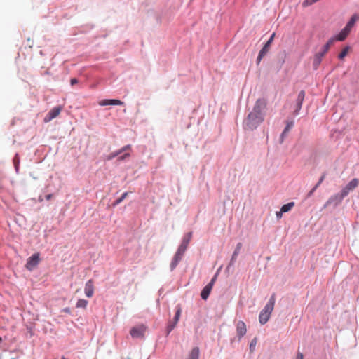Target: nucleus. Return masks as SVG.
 I'll use <instances>...</instances> for the list:
<instances>
[{
    "instance_id": "f257e3e1",
    "label": "nucleus",
    "mask_w": 359,
    "mask_h": 359,
    "mask_svg": "<svg viewBox=\"0 0 359 359\" xmlns=\"http://www.w3.org/2000/svg\"><path fill=\"white\" fill-rule=\"evenodd\" d=\"M266 104L265 99L261 98L256 101L252 111L248 114L245 121V127L248 129L254 130L264 121Z\"/></svg>"
},
{
    "instance_id": "f03ea898",
    "label": "nucleus",
    "mask_w": 359,
    "mask_h": 359,
    "mask_svg": "<svg viewBox=\"0 0 359 359\" xmlns=\"http://www.w3.org/2000/svg\"><path fill=\"white\" fill-rule=\"evenodd\" d=\"M359 184V181L358 179H353L351 182L348 183V184L341 190L339 194H337L330 197L328 201V203H332L335 200H337V202H341L342 199L346 196L348 193L355 189Z\"/></svg>"
},
{
    "instance_id": "7ed1b4c3",
    "label": "nucleus",
    "mask_w": 359,
    "mask_h": 359,
    "mask_svg": "<svg viewBox=\"0 0 359 359\" xmlns=\"http://www.w3.org/2000/svg\"><path fill=\"white\" fill-rule=\"evenodd\" d=\"M275 302V296L272 295L264 308L260 312L259 316V321L262 325H264L269 320L271 313L273 310Z\"/></svg>"
},
{
    "instance_id": "20e7f679",
    "label": "nucleus",
    "mask_w": 359,
    "mask_h": 359,
    "mask_svg": "<svg viewBox=\"0 0 359 359\" xmlns=\"http://www.w3.org/2000/svg\"><path fill=\"white\" fill-rule=\"evenodd\" d=\"M334 39H330L326 43V44L323 46V50L321 52H319V53H316L315 55L314 58H313V68L315 69H318V67H319V65H320V62L322 61L323 57L327 53V51L329 50L330 46L334 43Z\"/></svg>"
},
{
    "instance_id": "39448f33",
    "label": "nucleus",
    "mask_w": 359,
    "mask_h": 359,
    "mask_svg": "<svg viewBox=\"0 0 359 359\" xmlns=\"http://www.w3.org/2000/svg\"><path fill=\"white\" fill-rule=\"evenodd\" d=\"M275 33H273L269 38V39L267 41V42L264 44V47L262 48V50L259 51L257 59V64L259 65L262 59L266 55V53L269 50L270 46L271 43L273 41V39L275 37Z\"/></svg>"
},
{
    "instance_id": "423d86ee",
    "label": "nucleus",
    "mask_w": 359,
    "mask_h": 359,
    "mask_svg": "<svg viewBox=\"0 0 359 359\" xmlns=\"http://www.w3.org/2000/svg\"><path fill=\"white\" fill-rule=\"evenodd\" d=\"M175 316L172 321L169 322L167 327L168 334H169L177 325L182 312V308L180 305L177 306Z\"/></svg>"
},
{
    "instance_id": "0eeeda50",
    "label": "nucleus",
    "mask_w": 359,
    "mask_h": 359,
    "mask_svg": "<svg viewBox=\"0 0 359 359\" xmlns=\"http://www.w3.org/2000/svg\"><path fill=\"white\" fill-rule=\"evenodd\" d=\"M40 258L39 253L33 254L28 259L26 264V268L32 271L34 269L39 263Z\"/></svg>"
},
{
    "instance_id": "6e6552de",
    "label": "nucleus",
    "mask_w": 359,
    "mask_h": 359,
    "mask_svg": "<svg viewBox=\"0 0 359 359\" xmlns=\"http://www.w3.org/2000/svg\"><path fill=\"white\" fill-rule=\"evenodd\" d=\"M62 109V107L58 106L53 108L45 116L44 122L48 123L56 118L60 114Z\"/></svg>"
},
{
    "instance_id": "1a4fd4ad",
    "label": "nucleus",
    "mask_w": 359,
    "mask_h": 359,
    "mask_svg": "<svg viewBox=\"0 0 359 359\" xmlns=\"http://www.w3.org/2000/svg\"><path fill=\"white\" fill-rule=\"evenodd\" d=\"M145 332V327L143 325H139L133 327L130 330V334L133 338H140L144 336Z\"/></svg>"
},
{
    "instance_id": "9d476101",
    "label": "nucleus",
    "mask_w": 359,
    "mask_h": 359,
    "mask_svg": "<svg viewBox=\"0 0 359 359\" xmlns=\"http://www.w3.org/2000/svg\"><path fill=\"white\" fill-rule=\"evenodd\" d=\"M191 237H192V232H188L187 233H186L184 236L182 243H181L180 245L179 246L178 249H180V250H183L184 252H185L188 248V245L191 239Z\"/></svg>"
},
{
    "instance_id": "9b49d317",
    "label": "nucleus",
    "mask_w": 359,
    "mask_h": 359,
    "mask_svg": "<svg viewBox=\"0 0 359 359\" xmlns=\"http://www.w3.org/2000/svg\"><path fill=\"white\" fill-rule=\"evenodd\" d=\"M304 97H305V92L304 90H301L298 94V97H297V99L296 101L297 108L294 111L295 114H298L299 111H300L302 104H303V102H304Z\"/></svg>"
},
{
    "instance_id": "f8f14e48",
    "label": "nucleus",
    "mask_w": 359,
    "mask_h": 359,
    "mask_svg": "<svg viewBox=\"0 0 359 359\" xmlns=\"http://www.w3.org/2000/svg\"><path fill=\"white\" fill-rule=\"evenodd\" d=\"M246 325L243 321H238L236 325V332L238 338L241 339L246 334Z\"/></svg>"
},
{
    "instance_id": "ddd939ff",
    "label": "nucleus",
    "mask_w": 359,
    "mask_h": 359,
    "mask_svg": "<svg viewBox=\"0 0 359 359\" xmlns=\"http://www.w3.org/2000/svg\"><path fill=\"white\" fill-rule=\"evenodd\" d=\"M123 102L119 100L110 99V100H102L99 102V105L107 106V105H123Z\"/></svg>"
},
{
    "instance_id": "4468645a",
    "label": "nucleus",
    "mask_w": 359,
    "mask_h": 359,
    "mask_svg": "<svg viewBox=\"0 0 359 359\" xmlns=\"http://www.w3.org/2000/svg\"><path fill=\"white\" fill-rule=\"evenodd\" d=\"M131 151V146L130 144L126 145V146L123 147L121 149H120L117 151H115L114 153H111L109 156H107V159L111 160L112 158L120 155L123 151Z\"/></svg>"
},
{
    "instance_id": "2eb2a0df",
    "label": "nucleus",
    "mask_w": 359,
    "mask_h": 359,
    "mask_svg": "<svg viewBox=\"0 0 359 359\" xmlns=\"http://www.w3.org/2000/svg\"><path fill=\"white\" fill-rule=\"evenodd\" d=\"M350 32L348 31H347L346 29H343L339 34H337L334 38H333L334 39V41H344L346 37L348 35Z\"/></svg>"
},
{
    "instance_id": "dca6fc26",
    "label": "nucleus",
    "mask_w": 359,
    "mask_h": 359,
    "mask_svg": "<svg viewBox=\"0 0 359 359\" xmlns=\"http://www.w3.org/2000/svg\"><path fill=\"white\" fill-rule=\"evenodd\" d=\"M198 358H199V348L198 347H195L190 352L188 359H198Z\"/></svg>"
},
{
    "instance_id": "f3484780",
    "label": "nucleus",
    "mask_w": 359,
    "mask_h": 359,
    "mask_svg": "<svg viewBox=\"0 0 359 359\" xmlns=\"http://www.w3.org/2000/svg\"><path fill=\"white\" fill-rule=\"evenodd\" d=\"M294 206V202H290L287 204H285L281 207L282 212H287L290 211Z\"/></svg>"
},
{
    "instance_id": "a211bd4d",
    "label": "nucleus",
    "mask_w": 359,
    "mask_h": 359,
    "mask_svg": "<svg viewBox=\"0 0 359 359\" xmlns=\"http://www.w3.org/2000/svg\"><path fill=\"white\" fill-rule=\"evenodd\" d=\"M293 126V122H289L287 123L286 127L285 128L283 132L281 134V142L283 141V138L285 135L289 132V130L291 129V128Z\"/></svg>"
},
{
    "instance_id": "6ab92c4d",
    "label": "nucleus",
    "mask_w": 359,
    "mask_h": 359,
    "mask_svg": "<svg viewBox=\"0 0 359 359\" xmlns=\"http://www.w3.org/2000/svg\"><path fill=\"white\" fill-rule=\"evenodd\" d=\"M216 279V276H215L211 281L203 289L201 292H211L212 289V285L215 283Z\"/></svg>"
},
{
    "instance_id": "aec40b11",
    "label": "nucleus",
    "mask_w": 359,
    "mask_h": 359,
    "mask_svg": "<svg viewBox=\"0 0 359 359\" xmlns=\"http://www.w3.org/2000/svg\"><path fill=\"white\" fill-rule=\"evenodd\" d=\"M184 252H184L183 250H180V249H177V250L174 256V259L180 262V261L182 259V256Z\"/></svg>"
},
{
    "instance_id": "412c9836",
    "label": "nucleus",
    "mask_w": 359,
    "mask_h": 359,
    "mask_svg": "<svg viewBox=\"0 0 359 359\" xmlns=\"http://www.w3.org/2000/svg\"><path fill=\"white\" fill-rule=\"evenodd\" d=\"M184 252H184L183 250H180V249H177V250L174 256V259L180 262V261L182 259V256Z\"/></svg>"
},
{
    "instance_id": "4be33fe9",
    "label": "nucleus",
    "mask_w": 359,
    "mask_h": 359,
    "mask_svg": "<svg viewBox=\"0 0 359 359\" xmlns=\"http://www.w3.org/2000/svg\"><path fill=\"white\" fill-rule=\"evenodd\" d=\"M184 252H184L183 250H180V249H177V250L174 256V259L180 262V261L182 259V256Z\"/></svg>"
},
{
    "instance_id": "5701e85b",
    "label": "nucleus",
    "mask_w": 359,
    "mask_h": 359,
    "mask_svg": "<svg viewBox=\"0 0 359 359\" xmlns=\"http://www.w3.org/2000/svg\"><path fill=\"white\" fill-rule=\"evenodd\" d=\"M88 304V301L85 299H79L76 303L77 308H86Z\"/></svg>"
},
{
    "instance_id": "b1692460",
    "label": "nucleus",
    "mask_w": 359,
    "mask_h": 359,
    "mask_svg": "<svg viewBox=\"0 0 359 359\" xmlns=\"http://www.w3.org/2000/svg\"><path fill=\"white\" fill-rule=\"evenodd\" d=\"M128 195V192H124L122 196L118 198L114 203V205H116L121 203Z\"/></svg>"
},
{
    "instance_id": "393cba45",
    "label": "nucleus",
    "mask_w": 359,
    "mask_h": 359,
    "mask_svg": "<svg viewBox=\"0 0 359 359\" xmlns=\"http://www.w3.org/2000/svg\"><path fill=\"white\" fill-rule=\"evenodd\" d=\"M85 290H86V292H93V282L91 280H89L87 282V283L86 285Z\"/></svg>"
},
{
    "instance_id": "a878e982",
    "label": "nucleus",
    "mask_w": 359,
    "mask_h": 359,
    "mask_svg": "<svg viewBox=\"0 0 359 359\" xmlns=\"http://www.w3.org/2000/svg\"><path fill=\"white\" fill-rule=\"evenodd\" d=\"M348 48L346 47L344 48L341 52L339 54V58L342 60L344 57H345L348 53Z\"/></svg>"
},
{
    "instance_id": "bb28decb",
    "label": "nucleus",
    "mask_w": 359,
    "mask_h": 359,
    "mask_svg": "<svg viewBox=\"0 0 359 359\" xmlns=\"http://www.w3.org/2000/svg\"><path fill=\"white\" fill-rule=\"evenodd\" d=\"M355 24H353L352 22L348 21V22L345 26L344 29H346L349 32H351L352 27L354 26Z\"/></svg>"
},
{
    "instance_id": "cd10ccee",
    "label": "nucleus",
    "mask_w": 359,
    "mask_h": 359,
    "mask_svg": "<svg viewBox=\"0 0 359 359\" xmlns=\"http://www.w3.org/2000/svg\"><path fill=\"white\" fill-rule=\"evenodd\" d=\"M125 152H126V153H125L123 155L120 156L118 157V161H123V160H125L126 158H128V157H129V156H130V152H126V151H125Z\"/></svg>"
},
{
    "instance_id": "c85d7f7f",
    "label": "nucleus",
    "mask_w": 359,
    "mask_h": 359,
    "mask_svg": "<svg viewBox=\"0 0 359 359\" xmlns=\"http://www.w3.org/2000/svg\"><path fill=\"white\" fill-rule=\"evenodd\" d=\"M178 263H179V262L173 258V259H172V262L170 264L171 269L173 270L177 266Z\"/></svg>"
},
{
    "instance_id": "c756f323",
    "label": "nucleus",
    "mask_w": 359,
    "mask_h": 359,
    "mask_svg": "<svg viewBox=\"0 0 359 359\" xmlns=\"http://www.w3.org/2000/svg\"><path fill=\"white\" fill-rule=\"evenodd\" d=\"M359 19V16L356 14L353 15L349 21L352 22L353 24Z\"/></svg>"
},
{
    "instance_id": "7c9ffc66",
    "label": "nucleus",
    "mask_w": 359,
    "mask_h": 359,
    "mask_svg": "<svg viewBox=\"0 0 359 359\" xmlns=\"http://www.w3.org/2000/svg\"><path fill=\"white\" fill-rule=\"evenodd\" d=\"M318 0H305L303 3V4L305 6V5H311L316 1H318Z\"/></svg>"
},
{
    "instance_id": "2f4dec72",
    "label": "nucleus",
    "mask_w": 359,
    "mask_h": 359,
    "mask_svg": "<svg viewBox=\"0 0 359 359\" xmlns=\"http://www.w3.org/2000/svg\"><path fill=\"white\" fill-rule=\"evenodd\" d=\"M284 212H282V210L280 209V211H277L276 212V215L278 219H280L282 217V215H283V213Z\"/></svg>"
},
{
    "instance_id": "473e14b6",
    "label": "nucleus",
    "mask_w": 359,
    "mask_h": 359,
    "mask_svg": "<svg viewBox=\"0 0 359 359\" xmlns=\"http://www.w3.org/2000/svg\"><path fill=\"white\" fill-rule=\"evenodd\" d=\"M201 298L204 300H206L208 297H209V294L210 293H201Z\"/></svg>"
},
{
    "instance_id": "72a5a7b5",
    "label": "nucleus",
    "mask_w": 359,
    "mask_h": 359,
    "mask_svg": "<svg viewBox=\"0 0 359 359\" xmlns=\"http://www.w3.org/2000/svg\"><path fill=\"white\" fill-rule=\"evenodd\" d=\"M70 83L72 86H74V85L78 83V80L76 78H72L70 80Z\"/></svg>"
},
{
    "instance_id": "f704fd0d",
    "label": "nucleus",
    "mask_w": 359,
    "mask_h": 359,
    "mask_svg": "<svg viewBox=\"0 0 359 359\" xmlns=\"http://www.w3.org/2000/svg\"><path fill=\"white\" fill-rule=\"evenodd\" d=\"M325 178V175H323L319 180L318 182L316 184V187H318V186L323 182Z\"/></svg>"
},
{
    "instance_id": "c9c22d12",
    "label": "nucleus",
    "mask_w": 359,
    "mask_h": 359,
    "mask_svg": "<svg viewBox=\"0 0 359 359\" xmlns=\"http://www.w3.org/2000/svg\"><path fill=\"white\" fill-rule=\"evenodd\" d=\"M296 359H304L303 354L302 353H300V352H298L297 355V358Z\"/></svg>"
},
{
    "instance_id": "e433bc0d",
    "label": "nucleus",
    "mask_w": 359,
    "mask_h": 359,
    "mask_svg": "<svg viewBox=\"0 0 359 359\" xmlns=\"http://www.w3.org/2000/svg\"><path fill=\"white\" fill-rule=\"evenodd\" d=\"M318 187H314L309 192V196H311L313 194V193L315 191V190L317 189Z\"/></svg>"
},
{
    "instance_id": "4c0bfd02",
    "label": "nucleus",
    "mask_w": 359,
    "mask_h": 359,
    "mask_svg": "<svg viewBox=\"0 0 359 359\" xmlns=\"http://www.w3.org/2000/svg\"><path fill=\"white\" fill-rule=\"evenodd\" d=\"M255 344H256V340H255V339H254V340H252V341H251V343H250V348H251L252 346H255Z\"/></svg>"
},
{
    "instance_id": "58836bf2",
    "label": "nucleus",
    "mask_w": 359,
    "mask_h": 359,
    "mask_svg": "<svg viewBox=\"0 0 359 359\" xmlns=\"http://www.w3.org/2000/svg\"><path fill=\"white\" fill-rule=\"evenodd\" d=\"M240 245H241V243H239V244L238 245V248H240ZM238 249H237L236 250H235V252H233V257H235V256H236V255H237V254H238Z\"/></svg>"
},
{
    "instance_id": "ea45409f",
    "label": "nucleus",
    "mask_w": 359,
    "mask_h": 359,
    "mask_svg": "<svg viewBox=\"0 0 359 359\" xmlns=\"http://www.w3.org/2000/svg\"><path fill=\"white\" fill-rule=\"evenodd\" d=\"M51 197H52V195L51 194H48V195L46 196V199L49 200V199L51 198Z\"/></svg>"
},
{
    "instance_id": "a19ab883",
    "label": "nucleus",
    "mask_w": 359,
    "mask_h": 359,
    "mask_svg": "<svg viewBox=\"0 0 359 359\" xmlns=\"http://www.w3.org/2000/svg\"><path fill=\"white\" fill-rule=\"evenodd\" d=\"M93 293H86L87 297L90 298L92 297Z\"/></svg>"
},
{
    "instance_id": "79ce46f5",
    "label": "nucleus",
    "mask_w": 359,
    "mask_h": 359,
    "mask_svg": "<svg viewBox=\"0 0 359 359\" xmlns=\"http://www.w3.org/2000/svg\"><path fill=\"white\" fill-rule=\"evenodd\" d=\"M61 359H67V358L63 356V357H62Z\"/></svg>"
}]
</instances>
